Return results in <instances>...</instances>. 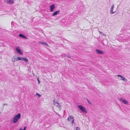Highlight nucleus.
Returning <instances> with one entry per match:
<instances>
[{
    "mask_svg": "<svg viewBox=\"0 0 130 130\" xmlns=\"http://www.w3.org/2000/svg\"><path fill=\"white\" fill-rule=\"evenodd\" d=\"M77 106L78 108L82 111L86 113H87V111L84 106L82 105H78Z\"/></svg>",
    "mask_w": 130,
    "mask_h": 130,
    "instance_id": "nucleus-1",
    "label": "nucleus"
},
{
    "mask_svg": "<svg viewBox=\"0 0 130 130\" xmlns=\"http://www.w3.org/2000/svg\"><path fill=\"white\" fill-rule=\"evenodd\" d=\"M53 102L54 105L58 107L59 110H61V107L60 105L59 104V103L55 101V100H54Z\"/></svg>",
    "mask_w": 130,
    "mask_h": 130,
    "instance_id": "nucleus-2",
    "label": "nucleus"
},
{
    "mask_svg": "<svg viewBox=\"0 0 130 130\" xmlns=\"http://www.w3.org/2000/svg\"><path fill=\"white\" fill-rule=\"evenodd\" d=\"M18 57V60H23L25 61H26V62H28V60L25 57Z\"/></svg>",
    "mask_w": 130,
    "mask_h": 130,
    "instance_id": "nucleus-3",
    "label": "nucleus"
},
{
    "mask_svg": "<svg viewBox=\"0 0 130 130\" xmlns=\"http://www.w3.org/2000/svg\"><path fill=\"white\" fill-rule=\"evenodd\" d=\"M119 99L121 101L125 104H127L128 103V102L126 100L124 99L120 98V99Z\"/></svg>",
    "mask_w": 130,
    "mask_h": 130,
    "instance_id": "nucleus-4",
    "label": "nucleus"
},
{
    "mask_svg": "<svg viewBox=\"0 0 130 130\" xmlns=\"http://www.w3.org/2000/svg\"><path fill=\"white\" fill-rule=\"evenodd\" d=\"M15 50L18 53H19V54H20L21 55L22 54V52H21L20 49V48L19 47H16L15 48Z\"/></svg>",
    "mask_w": 130,
    "mask_h": 130,
    "instance_id": "nucleus-5",
    "label": "nucleus"
},
{
    "mask_svg": "<svg viewBox=\"0 0 130 130\" xmlns=\"http://www.w3.org/2000/svg\"><path fill=\"white\" fill-rule=\"evenodd\" d=\"M50 11L51 12H52L53 10L55 8V6L54 4H53L52 5L50 6Z\"/></svg>",
    "mask_w": 130,
    "mask_h": 130,
    "instance_id": "nucleus-6",
    "label": "nucleus"
},
{
    "mask_svg": "<svg viewBox=\"0 0 130 130\" xmlns=\"http://www.w3.org/2000/svg\"><path fill=\"white\" fill-rule=\"evenodd\" d=\"M118 76L119 77H120L121 78V79L123 80L124 82H126L127 81V80L125 79L124 77H123L122 76L119 75H118Z\"/></svg>",
    "mask_w": 130,
    "mask_h": 130,
    "instance_id": "nucleus-7",
    "label": "nucleus"
},
{
    "mask_svg": "<svg viewBox=\"0 0 130 130\" xmlns=\"http://www.w3.org/2000/svg\"><path fill=\"white\" fill-rule=\"evenodd\" d=\"M69 119H70L72 120V125H73L74 121L73 117L70 116L68 118V120H69Z\"/></svg>",
    "mask_w": 130,
    "mask_h": 130,
    "instance_id": "nucleus-8",
    "label": "nucleus"
},
{
    "mask_svg": "<svg viewBox=\"0 0 130 130\" xmlns=\"http://www.w3.org/2000/svg\"><path fill=\"white\" fill-rule=\"evenodd\" d=\"M5 2L8 3H13V0H5Z\"/></svg>",
    "mask_w": 130,
    "mask_h": 130,
    "instance_id": "nucleus-9",
    "label": "nucleus"
},
{
    "mask_svg": "<svg viewBox=\"0 0 130 130\" xmlns=\"http://www.w3.org/2000/svg\"><path fill=\"white\" fill-rule=\"evenodd\" d=\"M21 115L20 113H18L17 115L15 116L14 117H15L19 120L21 117Z\"/></svg>",
    "mask_w": 130,
    "mask_h": 130,
    "instance_id": "nucleus-10",
    "label": "nucleus"
},
{
    "mask_svg": "<svg viewBox=\"0 0 130 130\" xmlns=\"http://www.w3.org/2000/svg\"><path fill=\"white\" fill-rule=\"evenodd\" d=\"M60 12V10H59L58 11H56L53 13L52 15V16H54L58 14H59V13Z\"/></svg>",
    "mask_w": 130,
    "mask_h": 130,
    "instance_id": "nucleus-11",
    "label": "nucleus"
},
{
    "mask_svg": "<svg viewBox=\"0 0 130 130\" xmlns=\"http://www.w3.org/2000/svg\"><path fill=\"white\" fill-rule=\"evenodd\" d=\"M96 53L99 54H103V52L102 51H100L96 49Z\"/></svg>",
    "mask_w": 130,
    "mask_h": 130,
    "instance_id": "nucleus-12",
    "label": "nucleus"
},
{
    "mask_svg": "<svg viewBox=\"0 0 130 130\" xmlns=\"http://www.w3.org/2000/svg\"><path fill=\"white\" fill-rule=\"evenodd\" d=\"M18 120L19 119L14 117L13 120V122L14 123H15L17 122Z\"/></svg>",
    "mask_w": 130,
    "mask_h": 130,
    "instance_id": "nucleus-13",
    "label": "nucleus"
},
{
    "mask_svg": "<svg viewBox=\"0 0 130 130\" xmlns=\"http://www.w3.org/2000/svg\"><path fill=\"white\" fill-rule=\"evenodd\" d=\"M113 5H112L111 7V11H110V12H111V14H112V13H114L115 12V11H113V7H114V6H113Z\"/></svg>",
    "mask_w": 130,
    "mask_h": 130,
    "instance_id": "nucleus-14",
    "label": "nucleus"
},
{
    "mask_svg": "<svg viewBox=\"0 0 130 130\" xmlns=\"http://www.w3.org/2000/svg\"><path fill=\"white\" fill-rule=\"evenodd\" d=\"M19 36L23 38L27 39V37L25 36L24 35L22 34H20L19 35Z\"/></svg>",
    "mask_w": 130,
    "mask_h": 130,
    "instance_id": "nucleus-15",
    "label": "nucleus"
},
{
    "mask_svg": "<svg viewBox=\"0 0 130 130\" xmlns=\"http://www.w3.org/2000/svg\"><path fill=\"white\" fill-rule=\"evenodd\" d=\"M18 57L17 58H14L12 59V61L13 62H14L16 61H18V60L17 59Z\"/></svg>",
    "mask_w": 130,
    "mask_h": 130,
    "instance_id": "nucleus-16",
    "label": "nucleus"
},
{
    "mask_svg": "<svg viewBox=\"0 0 130 130\" xmlns=\"http://www.w3.org/2000/svg\"><path fill=\"white\" fill-rule=\"evenodd\" d=\"M39 43L41 44H44L46 45L47 46H48V45L45 42H40Z\"/></svg>",
    "mask_w": 130,
    "mask_h": 130,
    "instance_id": "nucleus-17",
    "label": "nucleus"
},
{
    "mask_svg": "<svg viewBox=\"0 0 130 130\" xmlns=\"http://www.w3.org/2000/svg\"><path fill=\"white\" fill-rule=\"evenodd\" d=\"M38 95V97H40L41 95L39 94L38 93H36V94L35 95Z\"/></svg>",
    "mask_w": 130,
    "mask_h": 130,
    "instance_id": "nucleus-18",
    "label": "nucleus"
},
{
    "mask_svg": "<svg viewBox=\"0 0 130 130\" xmlns=\"http://www.w3.org/2000/svg\"><path fill=\"white\" fill-rule=\"evenodd\" d=\"M37 80L38 81V84H39L40 83V82L39 79V78L38 77H37Z\"/></svg>",
    "mask_w": 130,
    "mask_h": 130,
    "instance_id": "nucleus-19",
    "label": "nucleus"
},
{
    "mask_svg": "<svg viewBox=\"0 0 130 130\" xmlns=\"http://www.w3.org/2000/svg\"><path fill=\"white\" fill-rule=\"evenodd\" d=\"M26 127H26V126H24L23 129H21L22 130H26Z\"/></svg>",
    "mask_w": 130,
    "mask_h": 130,
    "instance_id": "nucleus-20",
    "label": "nucleus"
},
{
    "mask_svg": "<svg viewBox=\"0 0 130 130\" xmlns=\"http://www.w3.org/2000/svg\"><path fill=\"white\" fill-rule=\"evenodd\" d=\"M76 130H79V128L78 127H76Z\"/></svg>",
    "mask_w": 130,
    "mask_h": 130,
    "instance_id": "nucleus-21",
    "label": "nucleus"
},
{
    "mask_svg": "<svg viewBox=\"0 0 130 130\" xmlns=\"http://www.w3.org/2000/svg\"><path fill=\"white\" fill-rule=\"evenodd\" d=\"M87 101H88V103H89V104H91V102H90L89 101V100H88V99H87Z\"/></svg>",
    "mask_w": 130,
    "mask_h": 130,
    "instance_id": "nucleus-22",
    "label": "nucleus"
},
{
    "mask_svg": "<svg viewBox=\"0 0 130 130\" xmlns=\"http://www.w3.org/2000/svg\"><path fill=\"white\" fill-rule=\"evenodd\" d=\"M21 129H22V128H21L20 129H19L18 130H21Z\"/></svg>",
    "mask_w": 130,
    "mask_h": 130,
    "instance_id": "nucleus-23",
    "label": "nucleus"
},
{
    "mask_svg": "<svg viewBox=\"0 0 130 130\" xmlns=\"http://www.w3.org/2000/svg\"><path fill=\"white\" fill-rule=\"evenodd\" d=\"M4 105H7V104H4Z\"/></svg>",
    "mask_w": 130,
    "mask_h": 130,
    "instance_id": "nucleus-24",
    "label": "nucleus"
},
{
    "mask_svg": "<svg viewBox=\"0 0 130 130\" xmlns=\"http://www.w3.org/2000/svg\"><path fill=\"white\" fill-rule=\"evenodd\" d=\"M33 75H35V74H34V73H33Z\"/></svg>",
    "mask_w": 130,
    "mask_h": 130,
    "instance_id": "nucleus-25",
    "label": "nucleus"
},
{
    "mask_svg": "<svg viewBox=\"0 0 130 130\" xmlns=\"http://www.w3.org/2000/svg\"><path fill=\"white\" fill-rule=\"evenodd\" d=\"M68 57H69L70 58V57H69V56H68Z\"/></svg>",
    "mask_w": 130,
    "mask_h": 130,
    "instance_id": "nucleus-26",
    "label": "nucleus"
},
{
    "mask_svg": "<svg viewBox=\"0 0 130 130\" xmlns=\"http://www.w3.org/2000/svg\"><path fill=\"white\" fill-rule=\"evenodd\" d=\"M68 57H69L70 58V57H69V56H68Z\"/></svg>",
    "mask_w": 130,
    "mask_h": 130,
    "instance_id": "nucleus-27",
    "label": "nucleus"
},
{
    "mask_svg": "<svg viewBox=\"0 0 130 130\" xmlns=\"http://www.w3.org/2000/svg\"><path fill=\"white\" fill-rule=\"evenodd\" d=\"M68 57H69L70 58V57H69V56H68Z\"/></svg>",
    "mask_w": 130,
    "mask_h": 130,
    "instance_id": "nucleus-28",
    "label": "nucleus"
}]
</instances>
